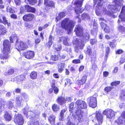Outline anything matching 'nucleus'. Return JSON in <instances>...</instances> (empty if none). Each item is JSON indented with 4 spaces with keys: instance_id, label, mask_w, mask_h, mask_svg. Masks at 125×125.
<instances>
[{
    "instance_id": "nucleus-17",
    "label": "nucleus",
    "mask_w": 125,
    "mask_h": 125,
    "mask_svg": "<svg viewBox=\"0 0 125 125\" xmlns=\"http://www.w3.org/2000/svg\"><path fill=\"white\" fill-rule=\"evenodd\" d=\"M44 4L46 6V7L45 8V9L46 10H47L46 7L47 6L54 8V3L53 1H49V0H45L44 1Z\"/></svg>"
},
{
    "instance_id": "nucleus-48",
    "label": "nucleus",
    "mask_w": 125,
    "mask_h": 125,
    "mask_svg": "<svg viewBox=\"0 0 125 125\" xmlns=\"http://www.w3.org/2000/svg\"><path fill=\"white\" fill-rule=\"evenodd\" d=\"M125 62V55H123L120 59V62L121 63H123Z\"/></svg>"
},
{
    "instance_id": "nucleus-54",
    "label": "nucleus",
    "mask_w": 125,
    "mask_h": 125,
    "mask_svg": "<svg viewBox=\"0 0 125 125\" xmlns=\"http://www.w3.org/2000/svg\"><path fill=\"white\" fill-rule=\"evenodd\" d=\"M98 25L97 23L94 22V24L93 28L96 31H97V28H98Z\"/></svg>"
},
{
    "instance_id": "nucleus-32",
    "label": "nucleus",
    "mask_w": 125,
    "mask_h": 125,
    "mask_svg": "<svg viewBox=\"0 0 125 125\" xmlns=\"http://www.w3.org/2000/svg\"><path fill=\"white\" fill-rule=\"evenodd\" d=\"M29 125H39V123L38 121L35 120H32V122H29L28 123Z\"/></svg>"
},
{
    "instance_id": "nucleus-4",
    "label": "nucleus",
    "mask_w": 125,
    "mask_h": 125,
    "mask_svg": "<svg viewBox=\"0 0 125 125\" xmlns=\"http://www.w3.org/2000/svg\"><path fill=\"white\" fill-rule=\"evenodd\" d=\"M61 27L65 29L69 33L72 30L74 25L72 21L68 19L63 20L61 23Z\"/></svg>"
},
{
    "instance_id": "nucleus-10",
    "label": "nucleus",
    "mask_w": 125,
    "mask_h": 125,
    "mask_svg": "<svg viewBox=\"0 0 125 125\" xmlns=\"http://www.w3.org/2000/svg\"><path fill=\"white\" fill-rule=\"evenodd\" d=\"M103 114L106 115L107 117L109 118H111L115 115L114 111L112 109L109 108L105 109L103 112Z\"/></svg>"
},
{
    "instance_id": "nucleus-35",
    "label": "nucleus",
    "mask_w": 125,
    "mask_h": 125,
    "mask_svg": "<svg viewBox=\"0 0 125 125\" xmlns=\"http://www.w3.org/2000/svg\"><path fill=\"white\" fill-rule=\"evenodd\" d=\"M30 78L32 79H36L37 77V73L35 72L31 73L30 75Z\"/></svg>"
},
{
    "instance_id": "nucleus-59",
    "label": "nucleus",
    "mask_w": 125,
    "mask_h": 125,
    "mask_svg": "<svg viewBox=\"0 0 125 125\" xmlns=\"http://www.w3.org/2000/svg\"><path fill=\"white\" fill-rule=\"evenodd\" d=\"M31 7L28 5L25 6V9L28 12H29Z\"/></svg>"
},
{
    "instance_id": "nucleus-22",
    "label": "nucleus",
    "mask_w": 125,
    "mask_h": 125,
    "mask_svg": "<svg viewBox=\"0 0 125 125\" xmlns=\"http://www.w3.org/2000/svg\"><path fill=\"white\" fill-rule=\"evenodd\" d=\"M63 43L64 45L67 46H70L71 43L69 41V38L67 37H62Z\"/></svg>"
},
{
    "instance_id": "nucleus-57",
    "label": "nucleus",
    "mask_w": 125,
    "mask_h": 125,
    "mask_svg": "<svg viewBox=\"0 0 125 125\" xmlns=\"http://www.w3.org/2000/svg\"><path fill=\"white\" fill-rule=\"evenodd\" d=\"M90 42L92 44H95L96 43V40L94 39L91 40Z\"/></svg>"
},
{
    "instance_id": "nucleus-41",
    "label": "nucleus",
    "mask_w": 125,
    "mask_h": 125,
    "mask_svg": "<svg viewBox=\"0 0 125 125\" xmlns=\"http://www.w3.org/2000/svg\"><path fill=\"white\" fill-rule=\"evenodd\" d=\"M110 48L109 47H107L106 49V54L105 55V59H107L108 54L110 51Z\"/></svg>"
},
{
    "instance_id": "nucleus-51",
    "label": "nucleus",
    "mask_w": 125,
    "mask_h": 125,
    "mask_svg": "<svg viewBox=\"0 0 125 125\" xmlns=\"http://www.w3.org/2000/svg\"><path fill=\"white\" fill-rule=\"evenodd\" d=\"M29 3L31 4L34 5L36 2V0H28Z\"/></svg>"
},
{
    "instance_id": "nucleus-42",
    "label": "nucleus",
    "mask_w": 125,
    "mask_h": 125,
    "mask_svg": "<svg viewBox=\"0 0 125 125\" xmlns=\"http://www.w3.org/2000/svg\"><path fill=\"white\" fill-rule=\"evenodd\" d=\"M69 111L72 112L74 107V104L73 102L71 103L69 105Z\"/></svg>"
},
{
    "instance_id": "nucleus-16",
    "label": "nucleus",
    "mask_w": 125,
    "mask_h": 125,
    "mask_svg": "<svg viewBox=\"0 0 125 125\" xmlns=\"http://www.w3.org/2000/svg\"><path fill=\"white\" fill-rule=\"evenodd\" d=\"M101 25L102 29H104V31L106 32L109 33L110 32L109 27L104 23L101 22Z\"/></svg>"
},
{
    "instance_id": "nucleus-46",
    "label": "nucleus",
    "mask_w": 125,
    "mask_h": 125,
    "mask_svg": "<svg viewBox=\"0 0 125 125\" xmlns=\"http://www.w3.org/2000/svg\"><path fill=\"white\" fill-rule=\"evenodd\" d=\"M65 84L66 85H70L71 83V80L68 79H67L65 80Z\"/></svg>"
},
{
    "instance_id": "nucleus-20",
    "label": "nucleus",
    "mask_w": 125,
    "mask_h": 125,
    "mask_svg": "<svg viewBox=\"0 0 125 125\" xmlns=\"http://www.w3.org/2000/svg\"><path fill=\"white\" fill-rule=\"evenodd\" d=\"M58 103L62 105L65 103V98L62 97H59L57 99Z\"/></svg>"
},
{
    "instance_id": "nucleus-24",
    "label": "nucleus",
    "mask_w": 125,
    "mask_h": 125,
    "mask_svg": "<svg viewBox=\"0 0 125 125\" xmlns=\"http://www.w3.org/2000/svg\"><path fill=\"white\" fill-rule=\"evenodd\" d=\"M119 19L118 21V23H119L121 21H125V13H121L119 16Z\"/></svg>"
},
{
    "instance_id": "nucleus-1",
    "label": "nucleus",
    "mask_w": 125,
    "mask_h": 125,
    "mask_svg": "<svg viewBox=\"0 0 125 125\" xmlns=\"http://www.w3.org/2000/svg\"><path fill=\"white\" fill-rule=\"evenodd\" d=\"M106 0H97L96 2L97 3V4L96 7L95 12L96 14L100 16L101 13L103 14H107L112 17H115L114 15V13L120 10V6L122 5V1L120 0H115L114 2L116 5H109L108 6V8L111 9V10H109L107 11L105 8L103 7L102 6V2H105Z\"/></svg>"
},
{
    "instance_id": "nucleus-29",
    "label": "nucleus",
    "mask_w": 125,
    "mask_h": 125,
    "mask_svg": "<svg viewBox=\"0 0 125 125\" xmlns=\"http://www.w3.org/2000/svg\"><path fill=\"white\" fill-rule=\"evenodd\" d=\"M10 41L11 42H13V41H15L16 42L17 41L18 39L17 35L16 34H13L10 38Z\"/></svg>"
},
{
    "instance_id": "nucleus-31",
    "label": "nucleus",
    "mask_w": 125,
    "mask_h": 125,
    "mask_svg": "<svg viewBox=\"0 0 125 125\" xmlns=\"http://www.w3.org/2000/svg\"><path fill=\"white\" fill-rule=\"evenodd\" d=\"M13 102H12V101H8L6 104L7 107L10 109H11L13 107Z\"/></svg>"
},
{
    "instance_id": "nucleus-9",
    "label": "nucleus",
    "mask_w": 125,
    "mask_h": 125,
    "mask_svg": "<svg viewBox=\"0 0 125 125\" xmlns=\"http://www.w3.org/2000/svg\"><path fill=\"white\" fill-rule=\"evenodd\" d=\"M23 98L26 100L28 99V97L27 95L25 94H21V96H18L16 98L17 104L18 105H21V103L23 101Z\"/></svg>"
},
{
    "instance_id": "nucleus-6",
    "label": "nucleus",
    "mask_w": 125,
    "mask_h": 125,
    "mask_svg": "<svg viewBox=\"0 0 125 125\" xmlns=\"http://www.w3.org/2000/svg\"><path fill=\"white\" fill-rule=\"evenodd\" d=\"M83 0H77L74 3L75 10L77 14L81 13L83 10L81 8Z\"/></svg>"
},
{
    "instance_id": "nucleus-44",
    "label": "nucleus",
    "mask_w": 125,
    "mask_h": 125,
    "mask_svg": "<svg viewBox=\"0 0 125 125\" xmlns=\"http://www.w3.org/2000/svg\"><path fill=\"white\" fill-rule=\"evenodd\" d=\"M7 11L10 13H13L15 12L10 7L8 6L7 8Z\"/></svg>"
},
{
    "instance_id": "nucleus-14",
    "label": "nucleus",
    "mask_w": 125,
    "mask_h": 125,
    "mask_svg": "<svg viewBox=\"0 0 125 125\" xmlns=\"http://www.w3.org/2000/svg\"><path fill=\"white\" fill-rule=\"evenodd\" d=\"M96 117L99 124H101L103 120V117L100 111L96 112Z\"/></svg>"
},
{
    "instance_id": "nucleus-11",
    "label": "nucleus",
    "mask_w": 125,
    "mask_h": 125,
    "mask_svg": "<svg viewBox=\"0 0 125 125\" xmlns=\"http://www.w3.org/2000/svg\"><path fill=\"white\" fill-rule=\"evenodd\" d=\"M88 101L89 102V104L90 106L93 108H94L97 105L96 99L93 97L89 98Z\"/></svg>"
},
{
    "instance_id": "nucleus-18",
    "label": "nucleus",
    "mask_w": 125,
    "mask_h": 125,
    "mask_svg": "<svg viewBox=\"0 0 125 125\" xmlns=\"http://www.w3.org/2000/svg\"><path fill=\"white\" fill-rule=\"evenodd\" d=\"M87 79L86 76H83L80 80H78L76 81V83L79 85H81L84 84L86 82Z\"/></svg>"
},
{
    "instance_id": "nucleus-27",
    "label": "nucleus",
    "mask_w": 125,
    "mask_h": 125,
    "mask_svg": "<svg viewBox=\"0 0 125 125\" xmlns=\"http://www.w3.org/2000/svg\"><path fill=\"white\" fill-rule=\"evenodd\" d=\"M25 78V76L23 75H21L20 76L16 77V79L17 81V83H19L23 80Z\"/></svg>"
},
{
    "instance_id": "nucleus-19",
    "label": "nucleus",
    "mask_w": 125,
    "mask_h": 125,
    "mask_svg": "<svg viewBox=\"0 0 125 125\" xmlns=\"http://www.w3.org/2000/svg\"><path fill=\"white\" fill-rule=\"evenodd\" d=\"M64 63H59L58 65V71L60 73H62L63 70L64 68Z\"/></svg>"
},
{
    "instance_id": "nucleus-58",
    "label": "nucleus",
    "mask_w": 125,
    "mask_h": 125,
    "mask_svg": "<svg viewBox=\"0 0 125 125\" xmlns=\"http://www.w3.org/2000/svg\"><path fill=\"white\" fill-rule=\"evenodd\" d=\"M123 52V51L122 50H118L116 52V54H120L122 53Z\"/></svg>"
},
{
    "instance_id": "nucleus-40",
    "label": "nucleus",
    "mask_w": 125,
    "mask_h": 125,
    "mask_svg": "<svg viewBox=\"0 0 125 125\" xmlns=\"http://www.w3.org/2000/svg\"><path fill=\"white\" fill-rule=\"evenodd\" d=\"M113 87L111 86H107L105 87L104 89V90L105 92L108 93L109 92H110L112 90Z\"/></svg>"
},
{
    "instance_id": "nucleus-33",
    "label": "nucleus",
    "mask_w": 125,
    "mask_h": 125,
    "mask_svg": "<svg viewBox=\"0 0 125 125\" xmlns=\"http://www.w3.org/2000/svg\"><path fill=\"white\" fill-rule=\"evenodd\" d=\"M2 18L3 20L2 23L5 25L7 24L8 26H10V23L8 22L6 17L5 16H2Z\"/></svg>"
},
{
    "instance_id": "nucleus-3",
    "label": "nucleus",
    "mask_w": 125,
    "mask_h": 125,
    "mask_svg": "<svg viewBox=\"0 0 125 125\" xmlns=\"http://www.w3.org/2000/svg\"><path fill=\"white\" fill-rule=\"evenodd\" d=\"M3 46L4 47L2 51L3 54L0 55V58L1 59H6L8 58V54L10 52V42L8 40H5L3 42Z\"/></svg>"
},
{
    "instance_id": "nucleus-28",
    "label": "nucleus",
    "mask_w": 125,
    "mask_h": 125,
    "mask_svg": "<svg viewBox=\"0 0 125 125\" xmlns=\"http://www.w3.org/2000/svg\"><path fill=\"white\" fill-rule=\"evenodd\" d=\"M66 15V14L64 12H61L59 13L58 16L56 17V19L57 21H59L61 18L64 17Z\"/></svg>"
},
{
    "instance_id": "nucleus-7",
    "label": "nucleus",
    "mask_w": 125,
    "mask_h": 125,
    "mask_svg": "<svg viewBox=\"0 0 125 125\" xmlns=\"http://www.w3.org/2000/svg\"><path fill=\"white\" fill-rule=\"evenodd\" d=\"M14 122L19 125H22L23 124L24 121L21 115L16 114L14 117Z\"/></svg>"
},
{
    "instance_id": "nucleus-52",
    "label": "nucleus",
    "mask_w": 125,
    "mask_h": 125,
    "mask_svg": "<svg viewBox=\"0 0 125 125\" xmlns=\"http://www.w3.org/2000/svg\"><path fill=\"white\" fill-rule=\"evenodd\" d=\"M72 100V99L71 97H67L65 99V103H68V102H71Z\"/></svg>"
},
{
    "instance_id": "nucleus-37",
    "label": "nucleus",
    "mask_w": 125,
    "mask_h": 125,
    "mask_svg": "<svg viewBox=\"0 0 125 125\" xmlns=\"http://www.w3.org/2000/svg\"><path fill=\"white\" fill-rule=\"evenodd\" d=\"M52 88L53 89L54 93L56 94H57L58 93L59 89L58 88L55 86L54 84H53L52 85Z\"/></svg>"
},
{
    "instance_id": "nucleus-55",
    "label": "nucleus",
    "mask_w": 125,
    "mask_h": 125,
    "mask_svg": "<svg viewBox=\"0 0 125 125\" xmlns=\"http://www.w3.org/2000/svg\"><path fill=\"white\" fill-rule=\"evenodd\" d=\"M35 42L36 44H38L40 42L41 40L39 38H36L35 39Z\"/></svg>"
},
{
    "instance_id": "nucleus-47",
    "label": "nucleus",
    "mask_w": 125,
    "mask_h": 125,
    "mask_svg": "<svg viewBox=\"0 0 125 125\" xmlns=\"http://www.w3.org/2000/svg\"><path fill=\"white\" fill-rule=\"evenodd\" d=\"M14 72V70L12 69H11L9 70L6 73L7 75H11Z\"/></svg>"
},
{
    "instance_id": "nucleus-2",
    "label": "nucleus",
    "mask_w": 125,
    "mask_h": 125,
    "mask_svg": "<svg viewBox=\"0 0 125 125\" xmlns=\"http://www.w3.org/2000/svg\"><path fill=\"white\" fill-rule=\"evenodd\" d=\"M77 35L81 37V39L76 38L74 40V44L75 45V51L77 53L80 52L81 49H83L84 46V42L88 41L89 39V35L87 32L83 34V27L80 25H76L74 30Z\"/></svg>"
},
{
    "instance_id": "nucleus-12",
    "label": "nucleus",
    "mask_w": 125,
    "mask_h": 125,
    "mask_svg": "<svg viewBox=\"0 0 125 125\" xmlns=\"http://www.w3.org/2000/svg\"><path fill=\"white\" fill-rule=\"evenodd\" d=\"M23 55L26 58L31 59L34 56V53L33 51H28L23 53Z\"/></svg>"
},
{
    "instance_id": "nucleus-23",
    "label": "nucleus",
    "mask_w": 125,
    "mask_h": 125,
    "mask_svg": "<svg viewBox=\"0 0 125 125\" xmlns=\"http://www.w3.org/2000/svg\"><path fill=\"white\" fill-rule=\"evenodd\" d=\"M5 103V102L4 100L0 98V113L4 110V104Z\"/></svg>"
},
{
    "instance_id": "nucleus-38",
    "label": "nucleus",
    "mask_w": 125,
    "mask_h": 125,
    "mask_svg": "<svg viewBox=\"0 0 125 125\" xmlns=\"http://www.w3.org/2000/svg\"><path fill=\"white\" fill-rule=\"evenodd\" d=\"M66 110L65 109H63L62 110L60 113V115L61 118L60 119L61 120H62L64 118V114L65 113Z\"/></svg>"
},
{
    "instance_id": "nucleus-43",
    "label": "nucleus",
    "mask_w": 125,
    "mask_h": 125,
    "mask_svg": "<svg viewBox=\"0 0 125 125\" xmlns=\"http://www.w3.org/2000/svg\"><path fill=\"white\" fill-rule=\"evenodd\" d=\"M59 55H54L52 56L51 59L53 61H55L57 60L59 58Z\"/></svg>"
},
{
    "instance_id": "nucleus-36",
    "label": "nucleus",
    "mask_w": 125,
    "mask_h": 125,
    "mask_svg": "<svg viewBox=\"0 0 125 125\" xmlns=\"http://www.w3.org/2000/svg\"><path fill=\"white\" fill-rule=\"evenodd\" d=\"M52 108L54 111H56L59 110V107L57 104H53L52 106Z\"/></svg>"
},
{
    "instance_id": "nucleus-60",
    "label": "nucleus",
    "mask_w": 125,
    "mask_h": 125,
    "mask_svg": "<svg viewBox=\"0 0 125 125\" xmlns=\"http://www.w3.org/2000/svg\"><path fill=\"white\" fill-rule=\"evenodd\" d=\"M10 17L11 18L13 19H16L17 18V16L15 14H12L10 15Z\"/></svg>"
},
{
    "instance_id": "nucleus-34",
    "label": "nucleus",
    "mask_w": 125,
    "mask_h": 125,
    "mask_svg": "<svg viewBox=\"0 0 125 125\" xmlns=\"http://www.w3.org/2000/svg\"><path fill=\"white\" fill-rule=\"evenodd\" d=\"M117 30L119 31L122 32L125 30V28L123 26L119 24L117 27Z\"/></svg>"
},
{
    "instance_id": "nucleus-26",
    "label": "nucleus",
    "mask_w": 125,
    "mask_h": 125,
    "mask_svg": "<svg viewBox=\"0 0 125 125\" xmlns=\"http://www.w3.org/2000/svg\"><path fill=\"white\" fill-rule=\"evenodd\" d=\"M4 117L6 120L10 121L12 118V116L9 113L6 112L4 115Z\"/></svg>"
},
{
    "instance_id": "nucleus-25",
    "label": "nucleus",
    "mask_w": 125,
    "mask_h": 125,
    "mask_svg": "<svg viewBox=\"0 0 125 125\" xmlns=\"http://www.w3.org/2000/svg\"><path fill=\"white\" fill-rule=\"evenodd\" d=\"M7 32L6 29L3 26L0 25V36L1 35H4Z\"/></svg>"
},
{
    "instance_id": "nucleus-64",
    "label": "nucleus",
    "mask_w": 125,
    "mask_h": 125,
    "mask_svg": "<svg viewBox=\"0 0 125 125\" xmlns=\"http://www.w3.org/2000/svg\"><path fill=\"white\" fill-rule=\"evenodd\" d=\"M125 6H124L122 8L121 13H125Z\"/></svg>"
},
{
    "instance_id": "nucleus-49",
    "label": "nucleus",
    "mask_w": 125,
    "mask_h": 125,
    "mask_svg": "<svg viewBox=\"0 0 125 125\" xmlns=\"http://www.w3.org/2000/svg\"><path fill=\"white\" fill-rule=\"evenodd\" d=\"M33 86L32 85V84H26L24 86L25 88H27L29 89L30 88H32Z\"/></svg>"
},
{
    "instance_id": "nucleus-15",
    "label": "nucleus",
    "mask_w": 125,
    "mask_h": 125,
    "mask_svg": "<svg viewBox=\"0 0 125 125\" xmlns=\"http://www.w3.org/2000/svg\"><path fill=\"white\" fill-rule=\"evenodd\" d=\"M117 122L119 125L121 124L125 123V111L122 113L121 115L118 118Z\"/></svg>"
},
{
    "instance_id": "nucleus-30",
    "label": "nucleus",
    "mask_w": 125,
    "mask_h": 125,
    "mask_svg": "<svg viewBox=\"0 0 125 125\" xmlns=\"http://www.w3.org/2000/svg\"><path fill=\"white\" fill-rule=\"evenodd\" d=\"M82 19L84 20H88L90 18L89 16L86 13H83L81 15Z\"/></svg>"
},
{
    "instance_id": "nucleus-50",
    "label": "nucleus",
    "mask_w": 125,
    "mask_h": 125,
    "mask_svg": "<svg viewBox=\"0 0 125 125\" xmlns=\"http://www.w3.org/2000/svg\"><path fill=\"white\" fill-rule=\"evenodd\" d=\"M120 97L122 98H125V92L124 91H122L120 94Z\"/></svg>"
},
{
    "instance_id": "nucleus-62",
    "label": "nucleus",
    "mask_w": 125,
    "mask_h": 125,
    "mask_svg": "<svg viewBox=\"0 0 125 125\" xmlns=\"http://www.w3.org/2000/svg\"><path fill=\"white\" fill-rule=\"evenodd\" d=\"M103 74V75L104 77H107L108 76V75L109 74V73L105 71L104 72Z\"/></svg>"
},
{
    "instance_id": "nucleus-45",
    "label": "nucleus",
    "mask_w": 125,
    "mask_h": 125,
    "mask_svg": "<svg viewBox=\"0 0 125 125\" xmlns=\"http://www.w3.org/2000/svg\"><path fill=\"white\" fill-rule=\"evenodd\" d=\"M120 83V82L119 81H116L112 83L111 84V85L112 86H116L119 84Z\"/></svg>"
},
{
    "instance_id": "nucleus-61",
    "label": "nucleus",
    "mask_w": 125,
    "mask_h": 125,
    "mask_svg": "<svg viewBox=\"0 0 125 125\" xmlns=\"http://www.w3.org/2000/svg\"><path fill=\"white\" fill-rule=\"evenodd\" d=\"M109 44L111 47H114L115 46V45L114 43L112 42H110Z\"/></svg>"
},
{
    "instance_id": "nucleus-13",
    "label": "nucleus",
    "mask_w": 125,
    "mask_h": 125,
    "mask_svg": "<svg viewBox=\"0 0 125 125\" xmlns=\"http://www.w3.org/2000/svg\"><path fill=\"white\" fill-rule=\"evenodd\" d=\"M34 17L33 14H27L24 15L23 17V20L26 21H31Z\"/></svg>"
},
{
    "instance_id": "nucleus-21",
    "label": "nucleus",
    "mask_w": 125,
    "mask_h": 125,
    "mask_svg": "<svg viewBox=\"0 0 125 125\" xmlns=\"http://www.w3.org/2000/svg\"><path fill=\"white\" fill-rule=\"evenodd\" d=\"M55 116L53 115H50L48 117V120L52 125H54L55 122Z\"/></svg>"
},
{
    "instance_id": "nucleus-5",
    "label": "nucleus",
    "mask_w": 125,
    "mask_h": 125,
    "mask_svg": "<svg viewBox=\"0 0 125 125\" xmlns=\"http://www.w3.org/2000/svg\"><path fill=\"white\" fill-rule=\"evenodd\" d=\"M76 104L78 105V108L77 110H76V114L79 115L81 113V109H86L87 108V105L84 101L80 100H77Z\"/></svg>"
},
{
    "instance_id": "nucleus-56",
    "label": "nucleus",
    "mask_w": 125,
    "mask_h": 125,
    "mask_svg": "<svg viewBox=\"0 0 125 125\" xmlns=\"http://www.w3.org/2000/svg\"><path fill=\"white\" fill-rule=\"evenodd\" d=\"M25 6L22 7L20 8V12L21 13H22L24 11H25L26 10Z\"/></svg>"
},
{
    "instance_id": "nucleus-53",
    "label": "nucleus",
    "mask_w": 125,
    "mask_h": 125,
    "mask_svg": "<svg viewBox=\"0 0 125 125\" xmlns=\"http://www.w3.org/2000/svg\"><path fill=\"white\" fill-rule=\"evenodd\" d=\"M72 63L74 64H78L80 63V60L75 59L73 60L72 61Z\"/></svg>"
},
{
    "instance_id": "nucleus-63",
    "label": "nucleus",
    "mask_w": 125,
    "mask_h": 125,
    "mask_svg": "<svg viewBox=\"0 0 125 125\" xmlns=\"http://www.w3.org/2000/svg\"><path fill=\"white\" fill-rule=\"evenodd\" d=\"M35 11V9L34 8L31 7L30 10L29 12H34Z\"/></svg>"
},
{
    "instance_id": "nucleus-8",
    "label": "nucleus",
    "mask_w": 125,
    "mask_h": 125,
    "mask_svg": "<svg viewBox=\"0 0 125 125\" xmlns=\"http://www.w3.org/2000/svg\"><path fill=\"white\" fill-rule=\"evenodd\" d=\"M27 47L26 43L20 41V42L17 43L16 45V48L19 51L24 50Z\"/></svg>"
},
{
    "instance_id": "nucleus-39",
    "label": "nucleus",
    "mask_w": 125,
    "mask_h": 125,
    "mask_svg": "<svg viewBox=\"0 0 125 125\" xmlns=\"http://www.w3.org/2000/svg\"><path fill=\"white\" fill-rule=\"evenodd\" d=\"M87 50L86 52V53L89 55H90L92 53V51L91 48L90 46H88L87 48Z\"/></svg>"
}]
</instances>
